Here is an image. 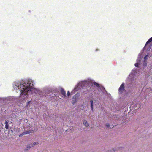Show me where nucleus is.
I'll return each mask as SVG.
<instances>
[{
	"mask_svg": "<svg viewBox=\"0 0 152 152\" xmlns=\"http://www.w3.org/2000/svg\"><path fill=\"white\" fill-rule=\"evenodd\" d=\"M28 131V134L33 133L34 132V131L33 130H29Z\"/></svg>",
	"mask_w": 152,
	"mask_h": 152,
	"instance_id": "obj_21",
	"label": "nucleus"
},
{
	"mask_svg": "<svg viewBox=\"0 0 152 152\" xmlns=\"http://www.w3.org/2000/svg\"><path fill=\"white\" fill-rule=\"evenodd\" d=\"M139 71V69L136 68H134L132 70L126 80L127 87L131 88L136 85Z\"/></svg>",
	"mask_w": 152,
	"mask_h": 152,
	"instance_id": "obj_3",
	"label": "nucleus"
},
{
	"mask_svg": "<svg viewBox=\"0 0 152 152\" xmlns=\"http://www.w3.org/2000/svg\"><path fill=\"white\" fill-rule=\"evenodd\" d=\"M6 99V98L0 97V102H3L5 101Z\"/></svg>",
	"mask_w": 152,
	"mask_h": 152,
	"instance_id": "obj_17",
	"label": "nucleus"
},
{
	"mask_svg": "<svg viewBox=\"0 0 152 152\" xmlns=\"http://www.w3.org/2000/svg\"><path fill=\"white\" fill-rule=\"evenodd\" d=\"M106 126L107 127H110V124L108 123H107L106 124Z\"/></svg>",
	"mask_w": 152,
	"mask_h": 152,
	"instance_id": "obj_23",
	"label": "nucleus"
},
{
	"mask_svg": "<svg viewBox=\"0 0 152 152\" xmlns=\"http://www.w3.org/2000/svg\"><path fill=\"white\" fill-rule=\"evenodd\" d=\"M5 128L7 129H8V127H9L8 121H6L5 122Z\"/></svg>",
	"mask_w": 152,
	"mask_h": 152,
	"instance_id": "obj_16",
	"label": "nucleus"
},
{
	"mask_svg": "<svg viewBox=\"0 0 152 152\" xmlns=\"http://www.w3.org/2000/svg\"><path fill=\"white\" fill-rule=\"evenodd\" d=\"M126 88L125 87V84L123 83L120 86L118 90V93L119 94H122L126 92Z\"/></svg>",
	"mask_w": 152,
	"mask_h": 152,
	"instance_id": "obj_5",
	"label": "nucleus"
},
{
	"mask_svg": "<svg viewBox=\"0 0 152 152\" xmlns=\"http://www.w3.org/2000/svg\"><path fill=\"white\" fill-rule=\"evenodd\" d=\"M147 60H144L143 61V64H142V66H143V68L145 67L147 65Z\"/></svg>",
	"mask_w": 152,
	"mask_h": 152,
	"instance_id": "obj_13",
	"label": "nucleus"
},
{
	"mask_svg": "<svg viewBox=\"0 0 152 152\" xmlns=\"http://www.w3.org/2000/svg\"><path fill=\"white\" fill-rule=\"evenodd\" d=\"M31 101H29L27 102L26 106L28 107L29 104L30 103Z\"/></svg>",
	"mask_w": 152,
	"mask_h": 152,
	"instance_id": "obj_22",
	"label": "nucleus"
},
{
	"mask_svg": "<svg viewBox=\"0 0 152 152\" xmlns=\"http://www.w3.org/2000/svg\"><path fill=\"white\" fill-rule=\"evenodd\" d=\"M39 143L38 142H36L31 143L33 147L38 145Z\"/></svg>",
	"mask_w": 152,
	"mask_h": 152,
	"instance_id": "obj_18",
	"label": "nucleus"
},
{
	"mask_svg": "<svg viewBox=\"0 0 152 152\" xmlns=\"http://www.w3.org/2000/svg\"><path fill=\"white\" fill-rule=\"evenodd\" d=\"M151 47V45H148L146 46V48L145 49H143V48L142 50L141 53H140L138 55V57L136 61V63L135 64V66L136 67H139V65L140 63L141 59L142 58V53H143L144 50L146 48V50L148 52H149L150 51V50Z\"/></svg>",
	"mask_w": 152,
	"mask_h": 152,
	"instance_id": "obj_4",
	"label": "nucleus"
},
{
	"mask_svg": "<svg viewBox=\"0 0 152 152\" xmlns=\"http://www.w3.org/2000/svg\"><path fill=\"white\" fill-rule=\"evenodd\" d=\"M133 106L134 108H136V109L139 108L141 106L139 102H135L134 103L132 102V104L131 106V107H132Z\"/></svg>",
	"mask_w": 152,
	"mask_h": 152,
	"instance_id": "obj_7",
	"label": "nucleus"
},
{
	"mask_svg": "<svg viewBox=\"0 0 152 152\" xmlns=\"http://www.w3.org/2000/svg\"><path fill=\"white\" fill-rule=\"evenodd\" d=\"M80 93H77L75 96H73L72 99H75L77 100L78 99V97L80 96Z\"/></svg>",
	"mask_w": 152,
	"mask_h": 152,
	"instance_id": "obj_9",
	"label": "nucleus"
},
{
	"mask_svg": "<svg viewBox=\"0 0 152 152\" xmlns=\"http://www.w3.org/2000/svg\"><path fill=\"white\" fill-rule=\"evenodd\" d=\"M152 41V37L150 38L147 42H146V43L143 48V49H145V48H146V45H148V44L149 43L151 42Z\"/></svg>",
	"mask_w": 152,
	"mask_h": 152,
	"instance_id": "obj_10",
	"label": "nucleus"
},
{
	"mask_svg": "<svg viewBox=\"0 0 152 152\" xmlns=\"http://www.w3.org/2000/svg\"><path fill=\"white\" fill-rule=\"evenodd\" d=\"M33 147V146H32V145L31 143L29 144V145H28L27 146V148L25 149V151H28V150L31 147Z\"/></svg>",
	"mask_w": 152,
	"mask_h": 152,
	"instance_id": "obj_11",
	"label": "nucleus"
},
{
	"mask_svg": "<svg viewBox=\"0 0 152 152\" xmlns=\"http://www.w3.org/2000/svg\"><path fill=\"white\" fill-rule=\"evenodd\" d=\"M61 92L62 95V97L63 98L65 97L66 96V93L65 91L63 89H61Z\"/></svg>",
	"mask_w": 152,
	"mask_h": 152,
	"instance_id": "obj_8",
	"label": "nucleus"
},
{
	"mask_svg": "<svg viewBox=\"0 0 152 152\" xmlns=\"http://www.w3.org/2000/svg\"><path fill=\"white\" fill-rule=\"evenodd\" d=\"M73 99L72 100V104H74L76 103L77 100L75 99Z\"/></svg>",
	"mask_w": 152,
	"mask_h": 152,
	"instance_id": "obj_19",
	"label": "nucleus"
},
{
	"mask_svg": "<svg viewBox=\"0 0 152 152\" xmlns=\"http://www.w3.org/2000/svg\"><path fill=\"white\" fill-rule=\"evenodd\" d=\"M91 107H93V101L92 100H91L90 101Z\"/></svg>",
	"mask_w": 152,
	"mask_h": 152,
	"instance_id": "obj_20",
	"label": "nucleus"
},
{
	"mask_svg": "<svg viewBox=\"0 0 152 152\" xmlns=\"http://www.w3.org/2000/svg\"><path fill=\"white\" fill-rule=\"evenodd\" d=\"M91 111L93 112L94 111L93 107H91Z\"/></svg>",
	"mask_w": 152,
	"mask_h": 152,
	"instance_id": "obj_25",
	"label": "nucleus"
},
{
	"mask_svg": "<svg viewBox=\"0 0 152 152\" xmlns=\"http://www.w3.org/2000/svg\"><path fill=\"white\" fill-rule=\"evenodd\" d=\"M151 56L150 53H148V54L144 57V60H147L148 58H149Z\"/></svg>",
	"mask_w": 152,
	"mask_h": 152,
	"instance_id": "obj_12",
	"label": "nucleus"
},
{
	"mask_svg": "<svg viewBox=\"0 0 152 152\" xmlns=\"http://www.w3.org/2000/svg\"><path fill=\"white\" fill-rule=\"evenodd\" d=\"M151 91V88L150 87L146 86L143 88L141 92H144L145 93H147L152 92Z\"/></svg>",
	"mask_w": 152,
	"mask_h": 152,
	"instance_id": "obj_6",
	"label": "nucleus"
},
{
	"mask_svg": "<svg viewBox=\"0 0 152 152\" xmlns=\"http://www.w3.org/2000/svg\"><path fill=\"white\" fill-rule=\"evenodd\" d=\"M35 82L34 80L28 78L21 81H17L13 83L12 85L14 89L18 90L20 94V99L23 101L26 98L28 94L34 93L42 97L44 94L40 90L34 88Z\"/></svg>",
	"mask_w": 152,
	"mask_h": 152,
	"instance_id": "obj_1",
	"label": "nucleus"
},
{
	"mask_svg": "<svg viewBox=\"0 0 152 152\" xmlns=\"http://www.w3.org/2000/svg\"><path fill=\"white\" fill-rule=\"evenodd\" d=\"M94 85L97 88L99 91H100V90L102 92L104 93L105 94H107L108 97H110V95L109 94L107 93L105 91L104 87L101 85L95 82L94 80L90 78H88L85 80L80 82L76 85L75 88L72 91L71 94H74L76 91H78L79 89H83L82 91L83 92H86L92 87H93Z\"/></svg>",
	"mask_w": 152,
	"mask_h": 152,
	"instance_id": "obj_2",
	"label": "nucleus"
},
{
	"mask_svg": "<svg viewBox=\"0 0 152 152\" xmlns=\"http://www.w3.org/2000/svg\"><path fill=\"white\" fill-rule=\"evenodd\" d=\"M70 95V93L69 91H68L67 92V96L68 97H69Z\"/></svg>",
	"mask_w": 152,
	"mask_h": 152,
	"instance_id": "obj_24",
	"label": "nucleus"
},
{
	"mask_svg": "<svg viewBox=\"0 0 152 152\" xmlns=\"http://www.w3.org/2000/svg\"><path fill=\"white\" fill-rule=\"evenodd\" d=\"M83 123L86 126L88 127V124L87 123L86 120H83Z\"/></svg>",
	"mask_w": 152,
	"mask_h": 152,
	"instance_id": "obj_14",
	"label": "nucleus"
},
{
	"mask_svg": "<svg viewBox=\"0 0 152 152\" xmlns=\"http://www.w3.org/2000/svg\"><path fill=\"white\" fill-rule=\"evenodd\" d=\"M27 134H28V131H26L23 132L22 134L19 135V137H21L23 135H26Z\"/></svg>",
	"mask_w": 152,
	"mask_h": 152,
	"instance_id": "obj_15",
	"label": "nucleus"
}]
</instances>
